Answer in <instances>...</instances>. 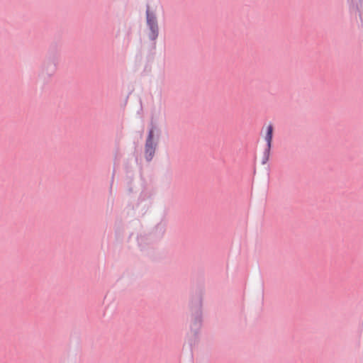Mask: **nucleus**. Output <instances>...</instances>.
Segmentation results:
<instances>
[{
  "label": "nucleus",
  "mask_w": 363,
  "mask_h": 363,
  "mask_svg": "<svg viewBox=\"0 0 363 363\" xmlns=\"http://www.w3.org/2000/svg\"><path fill=\"white\" fill-rule=\"evenodd\" d=\"M147 23L150 30L149 34L152 40H155L158 35V26L156 17L151 14L149 10L147 11Z\"/></svg>",
  "instance_id": "nucleus-1"
},
{
  "label": "nucleus",
  "mask_w": 363,
  "mask_h": 363,
  "mask_svg": "<svg viewBox=\"0 0 363 363\" xmlns=\"http://www.w3.org/2000/svg\"><path fill=\"white\" fill-rule=\"evenodd\" d=\"M155 150L153 143V130H150L145 144V157L147 160H152Z\"/></svg>",
  "instance_id": "nucleus-2"
},
{
  "label": "nucleus",
  "mask_w": 363,
  "mask_h": 363,
  "mask_svg": "<svg viewBox=\"0 0 363 363\" xmlns=\"http://www.w3.org/2000/svg\"><path fill=\"white\" fill-rule=\"evenodd\" d=\"M262 131H264V138L267 142V149L266 152L267 154L269 153L270 149L272 147V135H273V125L269 123L267 125L264 126L262 128Z\"/></svg>",
  "instance_id": "nucleus-3"
}]
</instances>
